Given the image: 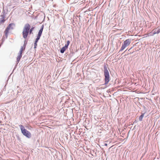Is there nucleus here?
<instances>
[{
  "mask_svg": "<svg viewBox=\"0 0 160 160\" xmlns=\"http://www.w3.org/2000/svg\"><path fill=\"white\" fill-rule=\"evenodd\" d=\"M31 26L29 24L26 23L25 24L22 32L23 37L24 39H26L29 33V34L32 33V32L35 27H32L30 28Z\"/></svg>",
  "mask_w": 160,
  "mask_h": 160,
  "instance_id": "obj_1",
  "label": "nucleus"
},
{
  "mask_svg": "<svg viewBox=\"0 0 160 160\" xmlns=\"http://www.w3.org/2000/svg\"><path fill=\"white\" fill-rule=\"evenodd\" d=\"M104 72L105 77V84H107L110 81V76L109 72L107 68V65L104 64Z\"/></svg>",
  "mask_w": 160,
  "mask_h": 160,
  "instance_id": "obj_2",
  "label": "nucleus"
},
{
  "mask_svg": "<svg viewBox=\"0 0 160 160\" xmlns=\"http://www.w3.org/2000/svg\"><path fill=\"white\" fill-rule=\"evenodd\" d=\"M19 126L22 134L26 137L28 138H30L31 137V133L27 129H25L23 125H21Z\"/></svg>",
  "mask_w": 160,
  "mask_h": 160,
  "instance_id": "obj_3",
  "label": "nucleus"
},
{
  "mask_svg": "<svg viewBox=\"0 0 160 160\" xmlns=\"http://www.w3.org/2000/svg\"><path fill=\"white\" fill-rule=\"evenodd\" d=\"M131 42V39H128L125 40L122 44V46L119 52L123 50L127 47L129 46Z\"/></svg>",
  "mask_w": 160,
  "mask_h": 160,
  "instance_id": "obj_4",
  "label": "nucleus"
},
{
  "mask_svg": "<svg viewBox=\"0 0 160 160\" xmlns=\"http://www.w3.org/2000/svg\"><path fill=\"white\" fill-rule=\"evenodd\" d=\"M12 24H13L12 23L8 25V26L6 29L4 31V33L5 34L6 38H7L8 37L9 31L10 30H12L13 29V28L12 27Z\"/></svg>",
  "mask_w": 160,
  "mask_h": 160,
  "instance_id": "obj_5",
  "label": "nucleus"
},
{
  "mask_svg": "<svg viewBox=\"0 0 160 160\" xmlns=\"http://www.w3.org/2000/svg\"><path fill=\"white\" fill-rule=\"evenodd\" d=\"M22 56V54L19 53H18V55L17 57V64L19 62L20 59L21 58Z\"/></svg>",
  "mask_w": 160,
  "mask_h": 160,
  "instance_id": "obj_6",
  "label": "nucleus"
},
{
  "mask_svg": "<svg viewBox=\"0 0 160 160\" xmlns=\"http://www.w3.org/2000/svg\"><path fill=\"white\" fill-rule=\"evenodd\" d=\"M44 26L43 25H42L41 27V28L39 30V32H38V35H39L41 36L42 34V33L43 31V29Z\"/></svg>",
  "mask_w": 160,
  "mask_h": 160,
  "instance_id": "obj_7",
  "label": "nucleus"
},
{
  "mask_svg": "<svg viewBox=\"0 0 160 160\" xmlns=\"http://www.w3.org/2000/svg\"><path fill=\"white\" fill-rule=\"evenodd\" d=\"M68 48L66 47L65 46L63 47L60 50L61 53H63Z\"/></svg>",
  "mask_w": 160,
  "mask_h": 160,
  "instance_id": "obj_8",
  "label": "nucleus"
},
{
  "mask_svg": "<svg viewBox=\"0 0 160 160\" xmlns=\"http://www.w3.org/2000/svg\"><path fill=\"white\" fill-rule=\"evenodd\" d=\"M145 114V113H142L141 115L139 117V119L140 121H142L143 118L144 117Z\"/></svg>",
  "mask_w": 160,
  "mask_h": 160,
  "instance_id": "obj_9",
  "label": "nucleus"
},
{
  "mask_svg": "<svg viewBox=\"0 0 160 160\" xmlns=\"http://www.w3.org/2000/svg\"><path fill=\"white\" fill-rule=\"evenodd\" d=\"M25 47H23V46H21L20 50L19 53H22V52L24 51L25 50Z\"/></svg>",
  "mask_w": 160,
  "mask_h": 160,
  "instance_id": "obj_10",
  "label": "nucleus"
},
{
  "mask_svg": "<svg viewBox=\"0 0 160 160\" xmlns=\"http://www.w3.org/2000/svg\"><path fill=\"white\" fill-rule=\"evenodd\" d=\"M2 13V14L1 16L2 17V18H3L4 19H5L6 18V13L4 11Z\"/></svg>",
  "mask_w": 160,
  "mask_h": 160,
  "instance_id": "obj_11",
  "label": "nucleus"
},
{
  "mask_svg": "<svg viewBox=\"0 0 160 160\" xmlns=\"http://www.w3.org/2000/svg\"><path fill=\"white\" fill-rule=\"evenodd\" d=\"M5 21V19L3 18H1L0 20V25L2 23H3Z\"/></svg>",
  "mask_w": 160,
  "mask_h": 160,
  "instance_id": "obj_12",
  "label": "nucleus"
},
{
  "mask_svg": "<svg viewBox=\"0 0 160 160\" xmlns=\"http://www.w3.org/2000/svg\"><path fill=\"white\" fill-rule=\"evenodd\" d=\"M70 43V41H67V44L65 45V46L68 48V45Z\"/></svg>",
  "mask_w": 160,
  "mask_h": 160,
  "instance_id": "obj_13",
  "label": "nucleus"
},
{
  "mask_svg": "<svg viewBox=\"0 0 160 160\" xmlns=\"http://www.w3.org/2000/svg\"><path fill=\"white\" fill-rule=\"evenodd\" d=\"M160 32V28L158 29V30L156 32H154V34H158Z\"/></svg>",
  "mask_w": 160,
  "mask_h": 160,
  "instance_id": "obj_14",
  "label": "nucleus"
},
{
  "mask_svg": "<svg viewBox=\"0 0 160 160\" xmlns=\"http://www.w3.org/2000/svg\"><path fill=\"white\" fill-rule=\"evenodd\" d=\"M25 42H26V40H25V41L24 42V44L23 46V47H25V48H26V45L27 44V42H26V43H25Z\"/></svg>",
  "mask_w": 160,
  "mask_h": 160,
  "instance_id": "obj_15",
  "label": "nucleus"
},
{
  "mask_svg": "<svg viewBox=\"0 0 160 160\" xmlns=\"http://www.w3.org/2000/svg\"><path fill=\"white\" fill-rule=\"evenodd\" d=\"M37 45V43H34V48H36V47Z\"/></svg>",
  "mask_w": 160,
  "mask_h": 160,
  "instance_id": "obj_16",
  "label": "nucleus"
},
{
  "mask_svg": "<svg viewBox=\"0 0 160 160\" xmlns=\"http://www.w3.org/2000/svg\"><path fill=\"white\" fill-rule=\"evenodd\" d=\"M41 36L39 35H38L36 39H38L39 40Z\"/></svg>",
  "mask_w": 160,
  "mask_h": 160,
  "instance_id": "obj_17",
  "label": "nucleus"
},
{
  "mask_svg": "<svg viewBox=\"0 0 160 160\" xmlns=\"http://www.w3.org/2000/svg\"><path fill=\"white\" fill-rule=\"evenodd\" d=\"M20 0H13V1L15 2H18Z\"/></svg>",
  "mask_w": 160,
  "mask_h": 160,
  "instance_id": "obj_18",
  "label": "nucleus"
},
{
  "mask_svg": "<svg viewBox=\"0 0 160 160\" xmlns=\"http://www.w3.org/2000/svg\"><path fill=\"white\" fill-rule=\"evenodd\" d=\"M38 39H36L35 40V43H37V42H38Z\"/></svg>",
  "mask_w": 160,
  "mask_h": 160,
  "instance_id": "obj_19",
  "label": "nucleus"
},
{
  "mask_svg": "<svg viewBox=\"0 0 160 160\" xmlns=\"http://www.w3.org/2000/svg\"><path fill=\"white\" fill-rule=\"evenodd\" d=\"M38 39H36L35 40V43H37V42H38Z\"/></svg>",
  "mask_w": 160,
  "mask_h": 160,
  "instance_id": "obj_20",
  "label": "nucleus"
},
{
  "mask_svg": "<svg viewBox=\"0 0 160 160\" xmlns=\"http://www.w3.org/2000/svg\"><path fill=\"white\" fill-rule=\"evenodd\" d=\"M104 145L105 146H107V143H105Z\"/></svg>",
  "mask_w": 160,
  "mask_h": 160,
  "instance_id": "obj_21",
  "label": "nucleus"
},
{
  "mask_svg": "<svg viewBox=\"0 0 160 160\" xmlns=\"http://www.w3.org/2000/svg\"><path fill=\"white\" fill-rule=\"evenodd\" d=\"M132 48V47H131L130 49H129L128 50V51H129V50H130L131 48Z\"/></svg>",
  "mask_w": 160,
  "mask_h": 160,
  "instance_id": "obj_22",
  "label": "nucleus"
},
{
  "mask_svg": "<svg viewBox=\"0 0 160 160\" xmlns=\"http://www.w3.org/2000/svg\"><path fill=\"white\" fill-rule=\"evenodd\" d=\"M154 32H156V31H154L153 32V33H154Z\"/></svg>",
  "mask_w": 160,
  "mask_h": 160,
  "instance_id": "obj_23",
  "label": "nucleus"
},
{
  "mask_svg": "<svg viewBox=\"0 0 160 160\" xmlns=\"http://www.w3.org/2000/svg\"><path fill=\"white\" fill-rule=\"evenodd\" d=\"M132 53L130 52V54H132Z\"/></svg>",
  "mask_w": 160,
  "mask_h": 160,
  "instance_id": "obj_24",
  "label": "nucleus"
}]
</instances>
